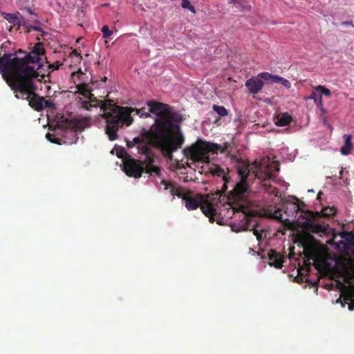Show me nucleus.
Here are the masks:
<instances>
[{
	"label": "nucleus",
	"instance_id": "1",
	"mask_svg": "<svg viewBox=\"0 0 354 354\" xmlns=\"http://www.w3.org/2000/svg\"><path fill=\"white\" fill-rule=\"evenodd\" d=\"M147 105L150 107V112L157 115L155 123L151 130L143 129L140 136L135 137L132 141H127V147L131 149L136 145L138 153L146 156L149 162L147 166V173L160 176L161 169L154 165V153L151 148L153 145L169 158H172L173 152L176 151L183 143L185 138L181 133L173 136L175 131L180 127L176 123L180 122L182 115L168 104L149 100Z\"/></svg>",
	"mask_w": 354,
	"mask_h": 354
},
{
	"label": "nucleus",
	"instance_id": "2",
	"mask_svg": "<svg viewBox=\"0 0 354 354\" xmlns=\"http://www.w3.org/2000/svg\"><path fill=\"white\" fill-rule=\"evenodd\" d=\"M44 53L43 44L38 42L24 57L11 53L0 57V73L15 97L27 100L28 105L38 112L44 109V98L35 93L37 86L33 79L40 77L39 81H41L45 77L38 71L41 68V56Z\"/></svg>",
	"mask_w": 354,
	"mask_h": 354
},
{
	"label": "nucleus",
	"instance_id": "3",
	"mask_svg": "<svg viewBox=\"0 0 354 354\" xmlns=\"http://www.w3.org/2000/svg\"><path fill=\"white\" fill-rule=\"evenodd\" d=\"M162 184L165 185L166 189L170 188L172 195L182 198L185 201V207L187 209L194 210L201 207L202 212L209 217V221L213 220L214 215L216 214V208L214 207L216 203L212 200V194L208 195L207 198L203 200L201 195L194 194L192 191L177 185L173 182L162 180Z\"/></svg>",
	"mask_w": 354,
	"mask_h": 354
},
{
	"label": "nucleus",
	"instance_id": "4",
	"mask_svg": "<svg viewBox=\"0 0 354 354\" xmlns=\"http://www.w3.org/2000/svg\"><path fill=\"white\" fill-rule=\"evenodd\" d=\"M222 193L217 191L212 194V200L214 203V207L216 208V214L214 215V218L211 222L214 221L215 216L221 218H231L236 212H243L244 214V218L248 223L249 217L245 213L246 206L244 204L245 196L232 197V191L230 192L227 196H224L221 199Z\"/></svg>",
	"mask_w": 354,
	"mask_h": 354
},
{
	"label": "nucleus",
	"instance_id": "5",
	"mask_svg": "<svg viewBox=\"0 0 354 354\" xmlns=\"http://www.w3.org/2000/svg\"><path fill=\"white\" fill-rule=\"evenodd\" d=\"M115 116L111 118V127L109 129L112 131V140H115L118 138V129L124 127L131 126L134 120L131 114L135 113L142 118H148L151 117L150 111L147 112V109H136L129 106H112Z\"/></svg>",
	"mask_w": 354,
	"mask_h": 354
},
{
	"label": "nucleus",
	"instance_id": "6",
	"mask_svg": "<svg viewBox=\"0 0 354 354\" xmlns=\"http://www.w3.org/2000/svg\"><path fill=\"white\" fill-rule=\"evenodd\" d=\"M219 150L225 153V148H222L218 144H213L208 141H203L200 138L192 147H187L183 149L184 155L195 162H208L209 161V153L217 154Z\"/></svg>",
	"mask_w": 354,
	"mask_h": 354
},
{
	"label": "nucleus",
	"instance_id": "7",
	"mask_svg": "<svg viewBox=\"0 0 354 354\" xmlns=\"http://www.w3.org/2000/svg\"><path fill=\"white\" fill-rule=\"evenodd\" d=\"M86 99L88 101L83 100L81 102V107L87 111H90L93 107H99L100 110L104 111V113L100 115V117L102 119H104L105 122H106L105 133L111 140H113V138H111V133L113 131L109 128L111 127V124H110L111 120L110 119L114 118V115H115L113 111L114 109L111 106L117 105L115 104H113V102L111 100H99L95 97L92 93H88V97Z\"/></svg>",
	"mask_w": 354,
	"mask_h": 354
},
{
	"label": "nucleus",
	"instance_id": "8",
	"mask_svg": "<svg viewBox=\"0 0 354 354\" xmlns=\"http://www.w3.org/2000/svg\"><path fill=\"white\" fill-rule=\"evenodd\" d=\"M335 209L333 207H325L321 212H313L307 210L305 212L304 224L306 226L311 229L313 232H319L324 231V227L322 225L317 224L316 222L319 221L321 217H330L335 214Z\"/></svg>",
	"mask_w": 354,
	"mask_h": 354
},
{
	"label": "nucleus",
	"instance_id": "9",
	"mask_svg": "<svg viewBox=\"0 0 354 354\" xmlns=\"http://www.w3.org/2000/svg\"><path fill=\"white\" fill-rule=\"evenodd\" d=\"M239 174L241 176L239 182L236 183L232 191V197L245 196L249 192V185L248 182V177L250 174V169L248 165H244L243 167H239L238 169Z\"/></svg>",
	"mask_w": 354,
	"mask_h": 354
},
{
	"label": "nucleus",
	"instance_id": "10",
	"mask_svg": "<svg viewBox=\"0 0 354 354\" xmlns=\"http://www.w3.org/2000/svg\"><path fill=\"white\" fill-rule=\"evenodd\" d=\"M148 165L149 162H147L146 159L142 162V160H136V159L130 158L129 159H126L124 162H123V170L129 176L140 178L142 176L144 171L147 172V166Z\"/></svg>",
	"mask_w": 354,
	"mask_h": 354
},
{
	"label": "nucleus",
	"instance_id": "11",
	"mask_svg": "<svg viewBox=\"0 0 354 354\" xmlns=\"http://www.w3.org/2000/svg\"><path fill=\"white\" fill-rule=\"evenodd\" d=\"M259 76L268 84H280L286 88H290L291 86L288 80L277 75H272L268 73H261Z\"/></svg>",
	"mask_w": 354,
	"mask_h": 354
},
{
	"label": "nucleus",
	"instance_id": "12",
	"mask_svg": "<svg viewBox=\"0 0 354 354\" xmlns=\"http://www.w3.org/2000/svg\"><path fill=\"white\" fill-rule=\"evenodd\" d=\"M263 79L259 75L248 80L245 82V86L248 88L250 94H258L263 87Z\"/></svg>",
	"mask_w": 354,
	"mask_h": 354
},
{
	"label": "nucleus",
	"instance_id": "13",
	"mask_svg": "<svg viewBox=\"0 0 354 354\" xmlns=\"http://www.w3.org/2000/svg\"><path fill=\"white\" fill-rule=\"evenodd\" d=\"M269 265L275 268L280 269L283 267V258L275 250L271 249L268 252Z\"/></svg>",
	"mask_w": 354,
	"mask_h": 354
},
{
	"label": "nucleus",
	"instance_id": "14",
	"mask_svg": "<svg viewBox=\"0 0 354 354\" xmlns=\"http://www.w3.org/2000/svg\"><path fill=\"white\" fill-rule=\"evenodd\" d=\"M209 172H211L212 174V175L221 176L223 178L224 184L222 187V189L220 192L221 193L225 192L227 189V183L229 181V180L227 178V176L225 174L224 169L218 165H213L212 166H211L209 167Z\"/></svg>",
	"mask_w": 354,
	"mask_h": 354
},
{
	"label": "nucleus",
	"instance_id": "15",
	"mask_svg": "<svg viewBox=\"0 0 354 354\" xmlns=\"http://www.w3.org/2000/svg\"><path fill=\"white\" fill-rule=\"evenodd\" d=\"M86 125V122L82 119H73L68 123V128L71 129V133L76 136L77 131H82Z\"/></svg>",
	"mask_w": 354,
	"mask_h": 354
},
{
	"label": "nucleus",
	"instance_id": "16",
	"mask_svg": "<svg viewBox=\"0 0 354 354\" xmlns=\"http://www.w3.org/2000/svg\"><path fill=\"white\" fill-rule=\"evenodd\" d=\"M344 143L343 146L340 148V152L344 156H348V154H350L353 149V144L351 142L352 136H350V134H345L344 136Z\"/></svg>",
	"mask_w": 354,
	"mask_h": 354
},
{
	"label": "nucleus",
	"instance_id": "17",
	"mask_svg": "<svg viewBox=\"0 0 354 354\" xmlns=\"http://www.w3.org/2000/svg\"><path fill=\"white\" fill-rule=\"evenodd\" d=\"M292 121V117L287 113H282L279 116L275 124L277 127L288 126Z\"/></svg>",
	"mask_w": 354,
	"mask_h": 354
},
{
	"label": "nucleus",
	"instance_id": "18",
	"mask_svg": "<svg viewBox=\"0 0 354 354\" xmlns=\"http://www.w3.org/2000/svg\"><path fill=\"white\" fill-rule=\"evenodd\" d=\"M234 8L235 11L246 12L250 11L252 8V6L246 0H238Z\"/></svg>",
	"mask_w": 354,
	"mask_h": 354
},
{
	"label": "nucleus",
	"instance_id": "19",
	"mask_svg": "<svg viewBox=\"0 0 354 354\" xmlns=\"http://www.w3.org/2000/svg\"><path fill=\"white\" fill-rule=\"evenodd\" d=\"M315 91L319 93V105L322 106V95H324L327 97L330 96V91L329 89L325 88L323 86L319 85L315 88Z\"/></svg>",
	"mask_w": 354,
	"mask_h": 354
},
{
	"label": "nucleus",
	"instance_id": "20",
	"mask_svg": "<svg viewBox=\"0 0 354 354\" xmlns=\"http://www.w3.org/2000/svg\"><path fill=\"white\" fill-rule=\"evenodd\" d=\"M3 16L9 23L13 24L21 25L22 23L18 21V17L15 14L3 13Z\"/></svg>",
	"mask_w": 354,
	"mask_h": 354
},
{
	"label": "nucleus",
	"instance_id": "21",
	"mask_svg": "<svg viewBox=\"0 0 354 354\" xmlns=\"http://www.w3.org/2000/svg\"><path fill=\"white\" fill-rule=\"evenodd\" d=\"M295 199L296 200V202L292 203L293 209L296 213L298 212H302L304 214L302 216L304 218L305 212L307 210H304L302 207L305 206V203L303 201H299V200L296 197H295Z\"/></svg>",
	"mask_w": 354,
	"mask_h": 354
},
{
	"label": "nucleus",
	"instance_id": "22",
	"mask_svg": "<svg viewBox=\"0 0 354 354\" xmlns=\"http://www.w3.org/2000/svg\"><path fill=\"white\" fill-rule=\"evenodd\" d=\"M212 109L221 117H225L228 115V111L224 106L214 104Z\"/></svg>",
	"mask_w": 354,
	"mask_h": 354
},
{
	"label": "nucleus",
	"instance_id": "23",
	"mask_svg": "<svg viewBox=\"0 0 354 354\" xmlns=\"http://www.w3.org/2000/svg\"><path fill=\"white\" fill-rule=\"evenodd\" d=\"M78 93L83 95L85 98L88 97V93H91L88 89L87 86L85 84H79L77 86Z\"/></svg>",
	"mask_w": 354,
	"mask_h": 354
},
{
	"label": "nucleus",
	"instance_id": "24",
	"mask_svg": "<svg viewBox=\"0 0 354 354\" xmlns=\"http://www.w3.org/2000/svg\"><path fill=\"white\" fill-rule=\"evenodd\" d=\"M181 6L183 8L189 10L194 14L196 12V8L191 4L189 0H182Z\"/></svg>",
	"mask_w": 354,
	"mask_h": 354
},
{
	"label": "nucleus",
	"instance_id": "25",
	"mask_svg": "<svg viewBox=\"0 0 354 354\" xmlns=\"http://www.w3.org/2000/svg\"><path fill=\"white\" fill-rule=\"evenodd\" d=\"M101 31L104 35V38H109L113 35V31L110 30L108 25L102 26Z\"/></svg>",
	"mask_w": 354,
	"mask_h": 354
},
{
	"label": "nucleus",
	"instance_id": "26",
	"mask_svg": "<svg viewBox=\"0 0 354 354\" xmlns=\"http://www.w3.org/2000/svg\"><path fill=\"white\" fill-rule=\"evenodd\" d=\"M62 65V63L57 61V62H54L53 64H48V69L50 70L51 71L58 70Z\"/></svg>",
	"mask_w": 354,
	"mask_h": 354
},
{
	"label": "nucleus",
	"instance_id": "27",
	"mask_svg": "<svg viewBox=\"0 0 354 354\" xmlns=\"http://www.w3.org/2000/svg\"><path fill=\"white\" fill-rule=\"evenodd\" d=\"M272 216L275 219H277L280 221H283L282 213H281V210L280 209H277L274 210L273 212Z\"/></svg>",
	"mask_w": 354,
	"mask_h": 354
},
{
	"label": "nucleus",
	"instance_id": "28",
	"mask_svg": "<svg viewBox=\"0 0 354 354\" xmlns=\"http://www.w3.org/2000/svg\"><path fill=\"white\" fill-rule=\"evenodd\" d=\"M46 138L51 143H59L58 140L54 138V134L47 133L46 134Z\"/></svg>",
	"mask_w": 354,
	"mask_h": 354
},
{
	"label": "nucleus",
	"instance_id": "29",
	"mask_svg": "<svg viewBox=\"0 0 354 354\" xmlns=\"http://www.w3.org/2000/svg\"><path fill=\"white\" fill-rule=\"evenodd\" d=\"M70 56L71 57H75L77 59V62H80L82 59V56L80 55V53H77V51L76 50H73L71 54H70Z\"/></svg>",
	"mask_w": 354,
	"mask_h": 354
},
{
	"label": "nucleus",
	"instance_id": "30",
	"mask_svg": "<svg viewBox=\"0 0 354 354\" xmlns=\"http://www.w3.org/2000/svg\"><path fill=\"white\" fill-rule=\"evenodd\" d=\"M48 108V109H53L55 107L54 104L49 101V100H45L44 101V108Z\"/></svg>",
	"mask_w": 354,
	"mask_h": 354
},
{
	"label": "nucleus",
	"instance_id": "31",
	"mask_svg": "<svg viewBox=\"0 0 354 354\" xmlns=\"http://www.w3.org/2000/svg\"><path fill=\"white\" fill-rule=\"evenodd\" d=\"M344 299L346 301H351V303L348 304V309L350 310H353L354 309V300H351L349 296H346Z\"/></svg>",
	"mask_w": 354,
	"mask_h": 354
},
{
	"label": "nucleus",
	"instance_id": "32",
	"mask_svg": "<svg viewBox=\"0 0 354 354\" xmlns=\"http://www.w3.org/2000/svg\"><path fill=\"white\" fill-rule=\"evenodd\" d=\"M254 234L257 236V239L259 241L261 239V233L256 229H253Z\"/></svg>",
	"mask_w": 354,
	"mask_h": 354
},
{
	"label": "nucleus",
	"instance_id": "33",
	"mask_svg": "<svg viewBox=\"0 0 354 354\" xmlns=\"http://www.w3.org/2000/svg\"><path fill=\"white\" fill-rule=\"evenodd\" d=\"M310 98L313 99L314 100L315 103H317V100H319V97L315 92H313Z\"/></svg>",
	"mask_w": 354,
	"mask_h": 354
},
{
	"label": "nucleus",
	"instance_id": "34",
	"mask_svg": "<svg viewBox=\"0 0 354 354\" xmlns=\"http://www.w3.org/2000/svg\"><path fill=\"white\" fill-rule=\"evenodd\" d=\"M341 25L342 26H350V25L352 26L353 24H352L351 21H346L342 22Z\"/></svg>",
	"mask_w": 354,
	"mask_h": 354
},
{
	"label": "nucleus",
	"instance_id": "35",
	"mask_svg": "<svg viewBox=\"0 0 354 354\" xmlns=\"http://www.w3.org/2000/svg\"><path fill=\"white\" fill-rule=\"evenodd\" d=\"M26 10L30 15H34V12L31 10V8H26Z\"/></svg>",
	"mask_w": 354,
	"mask_h": 354
},
{
	"label": "nucleus",
	"instance_id": "36",
	"mask_svg": "<svg viewBox=\"0 0 354 354\" xmlns=\"http://www.w3.org/2000/svg\"><path fill=\"white\" fill-rule=\"evenodd\" d=\"M238 0H229V3H233L234 4V6L235 7L236 5V1Z\"/></svg>",
	"mask_w": 354,
	"mask_h": 354
},
{
	"label": "nucleus",
	"instance_id": "37",
	"mask_svg": "<svg viewBox=\"0 0 354 354\" xmlns=\"http://www.w3.org/2000/svg\"><path fill=\"white\" fill-rule=\"evenodd\" d=\"M272 193L274 194L275 195H277L278 193V189L274 188V190H272Z\"/></svg>",
	"mask_w": 354,
	"mask_h": 354
},
{
	"label": "nucleus",
	"instance_id": "38",
	"mask_svg": "<svg viewBox=\"0 0 354 354\" xmlns=\"http://www.w3.org/2000/svg\"><path fill=\"white\" fill-rule=\"evenodd\" d=\"M32 28L35 30H39V28L37 27V26H32Z\"/></svg>",
	"mask_w": 354,
	"mask_h": 354
},
{
	"label": "nucleus",
	"instance_id": "39",
	"mask_svg": "<svg viewBox=\"0 0 354 354\" xmlns=\"http://www.w3.org/2000/svg\"><path fill=\"white\" fill-rule=\"evenodd\" d=\"M106 80H107V77H106L102 79V81H104V82H106Z\"/></svg>",
	"mask_w": 354,
	"mask_h": 354
},
{
	"label": "nucleus",
	"instance_id": "40",
	"mask_svg": "<svg viewBox=\"0 0 354 354\" xmlns=\"http://www.w3.org/2000/svg\"><path fill=\"white\" fill-rule=\"evenodd\" d=\"M322 194V192H319L317 194V197H318V198L319 197V196H320V194Z\"/></svg>",
	"mask_w": 354,
	"mask_h": 354
},
{
	"label": "nucleus",
	"instance_id": "41",
	"mask_svg": "<svg viewBox=\"0 0 354 354\" xmlns=\"http://www.w3.org/2000/svg\"><path fill=\"white\" fill-rule=\"evenodd\" d=\"M254 163H256L257 165H260L261 164L259 162H254Z\"/></svg>",
	"mask_w": 354,
	"mask_h": 354
},
{
	"label": "nucleus",
	"instance_id": "42",
	"mask_svg": "<svg viewBox=\"0 0 354 354\" xmlns=\"http://www.w3.org/2000/svg\"><path fill=\"white\" fill-rule=\"evenodd\" d=\"M353 257H354V249H353Z\"/></svg>",
	"mask_w": 354,
	"mask_h": 354
},
{
	"label": "nucleus",
	"instance_id": "43",
	"mask_svg": "<svg viewBox=\"0 0 354 354\" xmlns=\"http://www.w3.org/2000/svg\"><path fill=\"white\" fill-rule=\"evenodd\" d=\"M352 26L354 28V25H352Z\"/></svg>",
	"mask_w": 354,
	"mask_h": 354
}]
</instances>
